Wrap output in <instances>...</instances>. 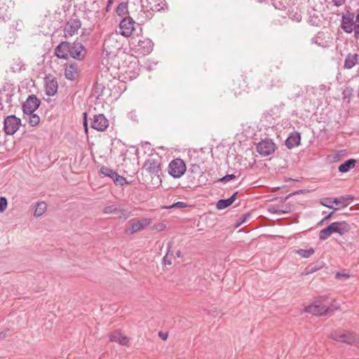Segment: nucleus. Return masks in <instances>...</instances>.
<instances>
[{"label":"nucleus","mask_w":359,"mask_h":359,"mask_svg":"<svg viewBox=\"0 0 359 359\" xmlns=\"http://www.w3.org/2000/svg\"><path fill=\"white\" fill-rule=\"evenodd\" d=\"M330 337L336 341L348 344H351L355 340V337L346 331L334 330L332 332Z\"/></svg>","instance_id":"obj_7"},{"label":"nucleus","mask_w":359,"mask_h":359,"mask_svg":"<svg viewBox=\"0 0 359 359\" xmlns=\"http://www.w3.org/2000/svg\"><path fill=\"white\" fill-rule=\"evenodd\" d=\"M353 197L350 195L341 196L339 198H333V203L339 208L347 207L353 201Z\"/></svg>","instance_id":"obj_23"},{"label":"nucleus","mask_w":359,"mask_h":359,"mask_svg":"<svg viewBox=\"0 0 359 359\" xmlns=\"http://www.w3.org/2000/svg\"><path fill=\"white\" fill-rule=\"evenodd\" d=\"M90 126L97 131H104L109 126V121L103 114H100L93 116Z\"/></svg>","instance_id":"obj_9"},{"label":"nucleus","mask_w":359,"mask_h":359,"mask_svg":"<svg viewBox=\"0 0 359 359\" xmlns=\"http://www.w3.org/2000/svg\"><path fill=\"white\" fill-rule=\"evenodd\" d=\"M236 178V175L233 174L226 175L222 177L219 181L222 182H226Z\"/></svg>","instance_id":"obj_41"},{"label":"nucleus","mask_w":359,"mask_h":359,"mask_svg":"<svg viewBox=\"0 0 359 359\" xmlns=\"http://www.w3.org/2000/svg\"><path fill=\"white\" fill-rule=\"evenodd\" d=\"M315 251L313 248L309 249H299L296 250V253L304 258H309L314 254Z\"/></svg>","instance_id":"obj_29"},{"label":"nucleus","mask_w":359,"mask_h":359,"mask_svg":"<svg viewBox=\"0 0 359 359\" xmlns=\"http://www.w3.org/2000/svg\"><path fill=\"white\" fill-rule=\"evenodd\" d=\"M231 204L229 199H220L217 201L216 204V207L218 210H222L224 209L229 206H230Z\"/></svg>","instance_id":"obj_33"},{"label":"nucleus","mask_w":359,"mask_h":359,"mask_svg":"<svg viewBox=\"0 0 359 359\" xmlns=\"http://www.w3.org/2000/svg\"><path fill=\"white\" fill-rule=\"evenodd\" d=\"M154 43L149 39H144L138 41L137 49L143 55H148L153 50Z\"/></svg>","instance_id":"obj_17"},{"label":"nucleus","mask_w":359,"mask_h":359,"mask_svg":"<svg viewBox=\"0 0 359 359\" xmlns=\"http://www.w3.org/2000/svg\"><path fill=\"white\" fill-rule=\"evenodd\" d=\"M41 102L36 95L28 96L26 101L22 105V109L25 114H32L39 107Z\"/></svg>","instance_id":"obj_8"},{"label":"nucleus","mask_w":359,"mask_h":359,"mask_svg":"<svg viewBox=\"0 0 359 359\" xmlns=\"http://www.w3.org/2000/svg\"><path fill=\"white\" fill-rule=\"evenodd\" d=\"M102 175L106 177H110L111 180L114 179V177L116 176V172L113 170L112 169L106 167V166H102L100 170Z\"/></svg>","instance_id":"obj_30"},{"label":"nucleus","mask_w":359,"mask_h":359,"mask_svg":"<svg viewBox=\"0 0 359 359\" xmlns=\"http://www.w3.org/2000/svg\"><path fill=\"white\" fill-rule=\"evenodd\" d=\"M187 170L184 161L181 158L172 160L168 165V174L174 178H180Z\"/></svg>","instance_id":"obj_2"},{"label":"nucleus","mask_w":359,"mask_h":359,"mask_svg":"<svg viewBox=\"0 0 359 359\" xmlns=\"http://www.w3.org/2000/svg\"><path fill=\"white\" fill-rule=\"evenodd\" d=\"M332 203H333V198H324L320 200V204L323 205V206H325L328 208L334 209V211L339 209V208H334L332 205Z\"/></svg>","instance_id":"obj_32"},{"label":"nucleus","mask_w":359,"mask_h":359,"mask_svg":"<svg viewBox=\"0 0 359 359\" xmlns=\"http://www.w3.org/2000/svg\"><path fill=\"white\" fill-rule=\"evenodd\" d=\"M332 229L331 224L327 226L326 228L322 229L319 232V239L320 241L327 240L332 234Z\"/></svg>","instance_id":"obj_27"},{"label":"nucleus","mask_w":359,"mask_h":359,"mask_svg":"<svg viewBox=\"0 0 359 359\" xmlns=\"http://www.w3.org/2000/svg\"><path fill=\"white\" fill-rule=\"evenodd\" d=\"M346 277V278H348L349 277V275L346 274V273H337L336 274V278H339L340 277Z\"/></svg>","instance_id":"obj_49"},{"label":"nucleus","mask_w":359,"mask_h":359,"mask_svg":"<svg viewBox=\"0 0 359 359\" xmlns=\"http://www.w3.org/2000/svg\"><path fill=\"white\" fill-rule=\"evenodd\" d=\"M103 212L104 214H116L118 215V218L124 220L127 219L130 216V213L126 210L120 209L114 204L106 206L103 209Z\"/></svg>","instance_id":"obj_13"},{"label":"nucleus","mask_w":359,"mask_h":359,"mask_svg":"<svg viewBox=\"0 0 359 359\" xmlns=\"http://www.w3.org/2000/svg\"><path fill=\"white\" fill-rule=\"evenodd\" d=\"M354 23L356 27L355 32V38L359 39V13L355 16Z\"/></svg>","instance_id":"obj_40"},{"label":"nucleus","mask_w":359,"mask_h":359,"mask_svg":"<svg viewBox=\"0 0 359 359\" xmlns=\"http://www.w3.org/2000/svg\"><path fill=\"white\" fill-rule=\"evenodd\" d=\"M112 180L116 185L122 186L126 184H128L126 179L125 177L118 175L117 172L116 173V176L114 177V179Z\"/></svg>","instance_id":"obj_34"},{"label":"nucleus","mask_w":359,"mask_h":359,"mask_svg":"<svg viewBox=\"0 0 359 359\" xmlns=\"http://www.w3.org/2000/svg\"><path fill=\"white\" fill-rule=\"evenodd\" d=\"M135 22L130 16H126L122 19L119 24V33L125 36L129 37L134 31Z\"/></svg>","instance_id":"obj_5"},{"label":"nucleus","mask_w":359,"mask_h":359,"mask_svg":"<svg viewBox=\"0 0 359 359\" xmlns=\"http://www.w3.org/2000/svg\"><path fill=\"white\" fill-rule=\"evenodd\" d=\"M57 81L55 79H47L46 80L45 91L48 96H53L57 91Z\"/></svg>","instance_id":"obj_18"},{"label":"nucleus","mask_w":359,"mask_h":359,"mask_svg":"<svg viewBox=\"0 0 359 359\" xmlns=\"http://www.w3.org/2000/svg\"><path fill=\"white\" fill-rule=\"evenodd\" d=\"M149 224V220L147 219H143L141 220H137L133 222L130 229L128 230L131 234L142 230L146 226Z\"/></svg>","instance_id":"obj_21"},{"label":"nucleus","mask_w":359,"mask_h":359,"mask_svg":"<svg viewBox=\"0 0 359 359\" xmlns=\"http://www.w3.org/2000/svg\"><path fill=\"white\" fill-rule=\"evenodd\" d=\"M242 217H243V220L241 222H245L248 218L250 217V215L245 214V215H243Z\"/></svg>","instance_id":"obj_51"},{"label":"nucleus","mask_w":359,"mask_h":359,"mask_svg":"<svg viewBox=\"0 0 359 359\" xmlns=\"http://www.w3.org/2000/svg\"><path fill=\"white\" fill-rule=\"evenodd\" d=\"M270 212L274 214H285L290 212V208H286L285 209H280L278 208L273 207L270 209Z\"/></svg>","instance_id":"obj_38"},{"label":"nucleus","mask_w":359,"mask_h":359,"mask_svg":"<svg viewBox=\"0 0 359 359\" xmlns=\"http://www.w3.org/2000/svg\"><path fill=\"white\" fill-rule=\"evenodd\" d=\"M55 54L60 59L67 60L69 56V43L61 42L55 49Z\"/></svg>","instance_id":"obj_15"},{"label":"nucleus","mask_w":359,"mask_h":359,"mask_svg":"<svg viewBox=\"0 0 359 359\" xmlns=\"http://www.w3.org/2000/svg\"><path fill=\"white\" fill-rule=\"evenodd\" d=\"M355 15L353 13L347 11L342 15L341 19V29L346 33H351L355 32V25L354 23Z\"/></svg>","instance_id":"obj_6"},{"label":"nucleus","mask_w":359,"mask_h":359,"mask_svg":"<svg viewBox=\"0 0 359 359\" xmlns=\"http://www.w3.org/2000/svg\"><path fill=\"white\" fill-rule=\"evenodd\" d=\"M290 18L292 20H294L296 22H300L302 20V15L298 13H295L294 15H292V13L290 14Z\"/></svg>","instance_id":"obj_42"},{"label":"nucleus","mask_w":359,"mask_h":359,"mask_svg":"<svg viewBox=\"0 0 359 359\" xmlns=\"http://www.w3.org/2000/svg\"><path fill=\"white\" fill-rule=\"evenodd\" d=\"M69 56L81 60L85 56L84 46L81 43H69Z\"/></svg>","instance_id":"obj_12"},{"label":"nucleus","mask_w":359,"mask_h":359,"mask_svg":"<svg viewBox=\"0 0 359 359\" xmlns=\"http://www.w3.org/2000/svg\"><path fill=\"white\" fill-rule=\"evenodd\" d=\"M301 135L298 132L292 133L285 141V145L288 149H292L299 145Z\"/></svg>","instance_id":"obj_19"},{"label":"nucleus","mask_w":359,"mask_h":359,"mask_svg":"<svg viewBox=\"0 0 359 359\" xmlns=\"http://www.w3.org/2000/svg\"><path fill=\"white\" fill-rule=\"evenodd\" d=\"M335 211H332L330 213H329L327 215H326L321 221L319 223L320 224H322L324 222L327 221V219H329L332 215L334 214Z\"/></svg>","instance_id":"obj_44"},{"label":"nucleus","mask_w":359,"mask_h":359,"mask_svg":"<svg viewBox=\"0 0 359 359\" xmlns=\"http://www.w3.org/2000/svg\"><path fill=\"white\" fill-rule=\"evenodd\" d=\"M163 228H164V225H163V224H161V225L160 226L159 229H160V230H162V229H163Z\"/></svg>","instance_id":"obj_53"},{"label":"nucleus","mask_w":359,"mask_h":359,"mask_svg":"<svg viewBox=\"0 0 359 359\" xmlns=\"http://www.w3.org/2000/svg\"><path fill=\"white\" fill-rule=\"evenodd\" d=\"M358 55L356 53H348L344 60V67L347 69L353 68L358 62Z\"/></svg>","instance_id":"obj_22"},{"label":"nucleus","mask_w":359,"mask_h":359,"mask_svg":"<svg viewBox=\"0 0 359 359\" xmlns=\"http://www.w3.org/2000/svg\"><path fill=\"white\" fill-rule=\"evenodd\" d=\"M298 193H299V191H296V192H294V193H292V194H290L289 195H287V196H285V197L282 198H281V201H285V200H286V199H287L289 197H290L292 195H294V194H298Z\"/></svg>","instance_id":"obj_50"},{"label":"nucleus","mask_w":359,"mask_h":359,"mask_svg":"<svg viewBox=\"0 0 359 359\" xmlns=\"http://www.w3.org/2000/svg\"><path fill=\"white\" fill-rule=\"evenodd\" d=\"M144 168L152 175H158L161 171V162L156 158H149L144 164Z\"/></svg>","instance_id":"obj_10"},{"label":"nucleus","mask_w":359,"mask_h":359,"mask_svg":"<svg viewBox=\"0 0 359 359\" xmlns=\"http://www.w3.org/2000/svg\"><path fill=\"white\" fill-rule=\"evenodd\" d=\"M257 151L262 156H267L272 154L276 149V144L270 139H264L257 144Z\"/></svg>","instance_id":"obj_4"},{"label":"nucleus","mask_w":359,"mask_h":359,"mask_svg":"<svg viewBox=\"0 0 359 359\" xmlns=\"http://www.w3.org/2000/svg\"><path fill=\"white\" fill-rule=\"evenodd\" d=\"M83 127H84V129H85V132L87 133L88 130V120H87V116H88L87 112H84L83 114Z\"/></svg>","instance_id":"obj_43"},{"label":"nucleus","mask_w":359,"mask_h":359,"mask_svg":"<svg viewBox=\"0 0 359 359\" xmlns=\"http://www.w3.org/2000/svg\"><path fill=\"white\" fill-rule=\"evenodd\" d=\"M189 172L199 175L201 172V168L197 164H191L190 168H189Z\"/></svg>","instance_id":"obj_39"},{"label":"nucleus","mask_w":359,"mask_h":359,"mask_svg":"<svg viewBox=\"0 0 359 359\" xmlns=\"http://www.w3.org/2000/svg\"><path fill=\"white\" fill-rule=\"evenodd\" d=\"M6 337V332H0V339H4Z\"/></svg>","instance_id":"obj_52"},{"label":"nucleus","mask_w":359,"mask_h":359,"mask_svg":"<svg viewBox=\"0 0 359 359\" xmlns=\"http://www.w3.org/2000/svg\"><path fill=\"white\" fill-rule=\"evenodd\" d=\"M109 339L111 341L116 342L123 346L127 345L128 343V339L118 330L113 332L109 336Z\"/></svg>","instance_id":"obj_20"},{"label":"nucleus","mask_w":359,"mask_h":359,"mask_svg":"<svg viewBox=\"0 0 359 359\" xmlns=\"http://www.w3.org/2000/svg\"><path fill=\"white\" fill-rule=\"evenodd\" d=\"M188 206H189V205L187 203H186L184 202H182V201H178V202L174 203L171 205L165 207V208H167V209H170V208L182 209V208H187Z\"/></svg>","instance_id":"obj_35"},{"label":"nucleus","mask_w":359,"mask_h":359,"mask_svg":"<svg viewBox=\"0 0 359 359\" xmlns=\"http://www.w3.org/2000/svg\"><path fill=\"white\" fill-rule=\"evenodd\" d=\"M334 6H340L345 3V0H332Z\"/></svg>","instance_id":"obj_46"},{"label":"nucleus","mask_w":359,"mask_h":359,"mask_svg":"<svg viewBox=\"0 0 359 359\" xmlns=\"http://www.w3.org/2000/svg\"><path fill=\"white\" fill-rule=\"evenodd\" d=\"M332 233H338L340 236H343L345 233H348L351 229V226L346 222H335L330 224Z\"/></svg>","instance_id":"obj_16"},{"label":"nucleus","mask_w":359,"mask_h":359,"mask_svg":"<svg viewBox=\"0 0 359 359\" xmlns=\"http://www.w3.org/2000/svg\"><path fill=\"white\" fill-rule=\"evenodd\" d=\"M81 26V22L79 19H70L65 27V36L69 37L74 35Z\"/></svg>","instance_id":"obj_11"},{"label":"nucleus","mask_w":359,"mask_h":359,"mask_svg":"<svg viewBox=\"0 0 359 359\" xmlns=\"http://www.w3.org/2000/svg\"><path fill=\"white\" fill-rule=\"evenodd\" d=\"M114 0H108L107 6H106V12H109L111 9V5L113 4Z\"/></svg>","instance_id":"obj_45"},{"label":"nucleus","mask_w":359,"mask_h":359,"mask_svg":"<svg viewBox=\"0 0 359 359\" xmlns=\"http://www.w3.org/2000/svg\"><path fill=\"white\" fill-rule=\"evenodd\" d=\"M65 76L69 81H74L79 76L78 65L76 62H69L65 65Z\"/></svg>","instance_id":"obj_14"},{"label":"nucleus","mask_w":359,"mask_h":359,"mask_svg":"<svg viewBox=\"0 0 359 359\" xmlns=\"http://www.w3.org/2000/svg\"><path fill=\"white\" fill-rule=\"evenodd\" d=\"M47 208L46 203L43 201L39 202L36 205L34 216L35 217H41L46 211Z\"/></svg>","instance_id":"obj_25"},{"label":"nucleus","mask_w":359,"mask_h":359,"mask_svg":"<svg viewBox=\"0 0 359 359\" xmlns=\"http://www.w3.org/2000/svg\"><path fill=\"white\" fill-rule=\"evenodd\" d=\"M103 90L104 86H102V84L96 82L93 88V94L94 96L98 98L102 95Z\"/></svg>","instance_id":"obj_31"},{"label":"nucleus","mask_w":359,"mask_h":359,"mask_svg":"<svg viewBox=\"0 0 359 359\" xmlns=\"http://www.w3.org/2000/svg\"><path fill=\"white\" fill-rule=\"evenodd\" d=\"M353 92V89L351 87H346L342 92V98L346 100L350 98Z\"/></svg>","instance_id":"obj_37"},{"label":"nucleus","mask_w":359,"mask_h":359,"mask_svg":"<svg viewBox=\"0 0 359 359\" xmlns=\"http://www.w3.org/2000/svg\"><path fill=\"white\" fill-rule=\"evenodd\" d=\"M8 208V200L5 196L0 197V213L4 212Z\"/></svg>","instance_id":"obj_36"},{"label":"nucleus","mask_w":359,"mask_h":359,"mask_svg":"<svg viewBox=\"0 0 359 359\" xmlns=\"http://www.w3.org/2000/svg\"><path fill=\"white\" fill-rule=\"evenodd\" d=\"M21 124L20 118L15 115L8 116L4 121V130L6 135H13Z\"/></svg>","instance_id":"obj_3"},{"label":"nucleus","mask_w":359,"mask_h":359,"mask_svg":"<svg viewBox=\"0 0 359 359\" xmlns=\"http://www.w3.org/2000/svg\"><path fill=\"white\" fill-rule=\"evenodd\" d=\"M237 194H238V191L235 192L231 197H229L228 198L229 201H230L231 204H232L235 201Z\"/></svg>","instance_id":"obj_48"},{"label":"nucleus","mask_w":359,"mask_h":359,"mask_svg":"<svg viewBox=\"0 0 359 359\" xmlns=\"http://www.w3.org/2000/svg\"><path fill=\"white\" fill-rule=\"evenodd\" d=\"M340 305L335 300L326 296L320 297L313 303L304 308V311L316 316H326L339 309Z\"/></svg>","instance_id":"obj_1"},{"label":"nucleus","mask_w":359,"mask_h":359,"mask_svg":"<svg viewBox=\"0 0 359 359\" xmlns=\"http://www.w3.org/2000/svg\"><path fill=\"white\" fill-rule=\"evenodd\" d=\"M128 2H121L116 8V13L118 16H123L128 13Z\"/></svg>","instance_id":"obj_28"},{"label":"nucleus","mask_w":359,"mask_h":359,"mask_svg":"<svg viewBox=\"0 0 359 359\" xmlns=\"http://www.w3.org/2000/svg\"><path fill=\"white\" fill-rule=\"evenodd\" d=\"M177 257H180V252H178L177 253Z\"/></svg>","instance_id":"obj_54"},{"label":"nucleus","mask_w":359,"mask_h":359,"mask_svg":"<svg viewBox=\"0 0 359 359\" xmlns=\"http://www.w3.org/2000/svg\"><path fill=\"white\" fill-rule=\"evenodd\" d=\"M357 161L353 158H350L346 161L344 163H341L339 168L338 170L339 172L344 173L348 172L351 169L355 168Z\"/></svg>","instance_id":"obj_24"},{"label":"nucleus","mask_w":359,"mask_h":359,"mask_svg":"<svg viewBox=\"0 0 359 359\" xmlns=\"http://www.w3.org/2000/svg\"><path fill=\"white\" fill-rule=\"evenodd\" d=\"M158 336L160 338H161L163 340H166L168 339V334L167 332H160L158 333Z\"/></svg>","instance_id":"obj_47"},{"label":"nucleus","mask_w":359,"mask_h":359,"mask_svg":"<svg viewBox=\"0 0 359 359\" xmlns=\"http://www.w3.org/2000/svg\"><path fill=\"white\" fill-rule=\"evenodd\" d=\"M26 116H25V118L27 121L28 123L31 126H35L39 124L40 121L39 116L36 114L32 112V114H25Z\"/></svg>","instance_id":"obj_26"}]
</instances>
